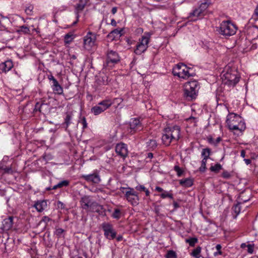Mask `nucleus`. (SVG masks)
I'll return each instance as SVG.
<instances>
[{
  "instance_id": "obj_2",
  "label": "nucleus",
  "mask_w": 258,
  "mask_h": 258,
  "mask_svg": "<svg viewBox=\"0 0 258 258\" xmlns=\"http://www.w3.org/2000/svg\"><path fill=\"white\" fill-rule=\"evenodd\" d=\"M226 123L230 130L239 131L241 133L246 128L245 123L240 116L234 113H231L227 116Z\"/></svg>"
},
{
  "instance_id": "obj_17",
  "label": "nucleus",
  "mask_w": 258,
  "mask_h": 258,
  "mask_svg": "<svg viewBox=\"0 0 258 258\" xmlns=\"http://www.w3.org/2000/svg\"><path fill=\"white\" fill-rule=\"evenodd\" d=\"M13 67V63L11 60H8L0 63V73H6Z\"/></svg>"
},
{
  "instance_id": "obj_60",
  "label": "nucleus",
  "mask_w": 258,
  "mask_h": 258,
  "mask_svg": "<svg viewBox=\"0 0 258 258\" xmlns=\"http://www.w3.org/2000/svg\"><path fill=\"white\" fill-rule=\"evenodd\" d=\"M254 14L257 16H258V5L256 6L254 11Z\"/></svg>"
},
{
  "instance_id": "obj_29",
  "label": "nucleus",
  "mask_w": 258,
  "mask_h": 258,
  "mask_svg": "<svg viewBox=\"0 0 258 258\" xmlns=\"http://www.w3.org/2000/svg\"><path fill=\"white\" fill-rule=\"evenodd\" d=\"M211 154V150L209 148L203 149L202 152V156L204 157L203 159L208 160Z\"/></svg>"
},
{
  "instance_id": "obj_18",
  "label": "nucleus",
  "mask_w": 258,
  "mask_h": 258,
  "mask_svg": "<svg viewBox=\"0 0 258 258\" xmlns=\"http://www.w3.org/2000/svg\"><path fill=\"white\" fill-rule=\"evenodd\" d=\"M130 128L135 132L141 131L142 128V125L139 119L133 118L130 121Z\"/></svg>"
},
{
  "instance_id": "obj_26",
  "label": "nucleus",
  "mask_w": 258,
  "mask_h": 258,
  "mask_svg": "<svg viewBox=\"0 0 258 258\" xmlns=\"http://www.w3.org/2000/svg\"><path fill=\"white\" fill-rule=\"evenodd\" d=\"M74 38V35L71 33H69L64 35V42L65 44H70L73 41Z\"/></svg>"
},
{
  "instance_id": "obj_36",
  "label": "nucleus",
  "mask_w": 258,
  "mask_h": 258,
  "mask_svg": "<svg viewBox=\"0 0 258 258\" xmlns=\"http://www.w3.org/2000/svg\"><path fill=\"white\" fill-rule=\"evenodd\" d=\"M160 197L162 199H165L166 198H170L171 199H173V196L172 194L169 193L168 191H163V192L160 195Z\"/></svg>"
},
{
  "instance_id": "obj_40",
  "label": "nucleus",
  "mask_w": 258,
  "mask_h": 258,
  "mask_svg": "<svg viewBox=\"0 0 258 258\" xmlns=\"http://www.w3.org/2000/svg\"><path fill=\"white\" fill-rule=\"evenodd\" d=\"M56 207L57 209H59L61 210H65L67 209L66 206L64 204L61 202L60 201H58L56 202Z\"/></svg>"
},
{
  "instance_id": "obj_34",
  "label": "nucleus",
  "mask_w": 258,
  "mask_h": 258,
  "mask_svg": "<svg viewBox=\"0 0 258 258\" xmlns=\"http://www.w3.org/2000/svg\"><path fill=\"white\" fill-rule=\"evenodd\" d=\"M85 6L82 5V4H81L80 3H78V4L76 5V7H75V12H76V13L77 14V18H78V17H79V15H78V14L82 11L83 10V9H84Z\"/></svg>"
},
{
  "instance_id": "obj_64",
  "label": "nucleus",
  "mask_w": 258,
  "mask_h": 258,
  "mask_svg": "<svg viewBox=\"0 0 258 258\" xmlns=\"http://www.w3.org/2000/svg\"><path fill=\"white\" fill-rule=\"evenodd\" d=\"M208 140L209 143H211V144H212V143H214V142H213V138H211V137L209 138H208Z\"/></svg>"
},
{
  "instance_id": "obj_14",
  "label": "nucleus",
  "mask_w": 258,
  "mask_h": 258,
  "mask_svg": "<svg viewBox=\"0 0 258 258\" xmlns=\"http://www.w3.org/2000/svg\"><path fill=\"white\" fill-rule=\"evenodd\" d=\"M107 63H116L120 61V56L118 53L113 50L108 49L106 53Z\"/></svg>"
},
{
  "instance_id": "obj_54",
  "label": "nucleus",
  "mask_w": 258,
  "mask_h": 258,
  "mask_svg": "<svg viewBox=\"0 0 258 258\" xmlns=\"http://www.w3.org/2000/svg\"><path fill=\"white\" fill-rule=\"evenodd\" d=\"M117 11V7H113L111 9V13L113 15H114L116 13Z\"/></svg>"
},
{
  "instance_id": "obj_47",
  "label": "nucleus",
  "mask_w": 258,
  "mask_h": 258,
  "mask_svg": "<svg viewBox=\"0 0 258 258\" xmlns=\"http://www.w3.org/2000/svg\"><path fill=\"white\" fill-rule=\"evenodd\" d=\"M33 9V6L30 5L26 8L25 12L27 13V14L31 15L32 14Z\"/></svg>"
},
{
  "instance_id": "obj_22",
  "label": "nucleus",
  "mask_w": 258,
  "mask_h": 258,
  "mask_svg": "<svg viewBox=\"0 0 258 258\" xmlns=\"http://www.w3.org/2000/svg\"><path fill=\"white\" fill-rule=\"evenodd\" d=\"M109 82V77L106 74H103L98 79V83L100 85H106Z\"/></svg>"
},
{
  "instance_id": "obj_42",
  "label": "nucleus",
  "mask_w": 258,
  "mask_h": 258,
  "mask_svg": "<svg viewBox=\"0 0 258 258\" xmlns=\"http://www.w3.org/2000/svg\"><path fill=\"white\" fill-rule=\"evenodd\" d=\"M70 182L68 180H62L58 183V186L59 188H61L63 186H67L69 185Z\"/></svg>"
},
{
  "instance_id": "obj_12",
  "label": "nucleus",
  "mask_w": 258,
  "mask_h": 258,
  "mask_svg": "<svg viewBox=\"0 0 258 258\" xmlns=\"http://www.w3.org/2000/svg\"><path fill=\"white\" fill-rule=\"evenodd\" d=\"M96 39V35L92 32H89L84 37V46L87 49H90L94 45Z\"/></svg>"
},
{
  "instance_id": "obj_55",
  "label": "nucleus",
  "mask_w": 258,
  "mask_h": 258,
  "mask_svg": "<svg viewBox=\"0 0 258 258\" xmlns=\"http://www.w3.org/2000/svg\"><path fill=\"white\" fill-rule=\"evenodd\" d=\"M110 24L114 26V27H115L116 26V25H117V23L115 21V20L114 19H112L111 20V23H110Z\"/></svg>"
},
{
  "instance_id": "obj_58",
  "label": "nucleus",
  "mask_w": 258,
  "mask_h": 258,
  "mask_svg": "<svg viewBox=\"0 0 258 258\" xmlns=\"http://www.w3.org/2000/svg\"><path fill=\"white\" fill-rule=\"evenodd\" d=\"M244 161H245V163H246V165L250 164L251 162V160L249 159H244Z\"/></svg>"
},
{
  "instance_id": "obj_27",
  "label": "nucleus",
  "mask_w": 258,
  "mask_h": 258,
  "mask_svg": "<svg viewBox=\"0 0 258 258\" xmlns=\"http://www.w3.org/2000/svg\"><path fill=\"white\" fill-rule=\"evenodd\" d=\"M14 217L13 216H9L3 221V226H12L14 224Z\"/></svg>"
},
{
  "instance_id": "obj_8",
  "label": "nucleus",
  "mask_w": 258,
  "mask_h": 258,
  "mask_svg": "<svg viewBox=\"0 0 258 258\" xmlns=\"http://www.w3.org/2000/svg\"><path fill=\"white\" fill-rule=\"evenodd\" d=\"M223 83L229 87H234L239 81V77L235 73L227 72L223 75Z\"/></svg>"
},
{
  "instance_id": "obj_32",
  "label": "nucleus",
  "mask_w": 258,
  "mask_h": 258,
  "mask_svg": "<svg viewBox=\"0 0 258 258\" xmlns=\"http://www.w3.org/2000/svg\"><path fill=\"white\" fill-rule=\"evenodd\" d=\"M222 169V165L219 163H217L214 166H211L210 169L211 171L215 173L218 172Z\"/></svg>"
},
{
  "instance_id": "obj_9",
  "label": "nucleus",
  "mask_w": 258,
  "mask_h": 258,
  "mask_svg": "<svg viewBox=\"0 0 258 258\" xmlns=\"http://www.w3.org/2000/svg\"><path fill=\"white\" fill-rule=\"evenodd\" d=\"M128 190L125 192L126 200L133 206H137L139 203V198L138 193L133 188L128 187Z\"/></svg>"
},
{
  "instance_id": "obj_24",
  "label": "nucleus",
  "mask_w": 258,
  "mask_h": 258,
  "mask_svg": "<svg viewBox=\"0 0 258 258\" xmlns=\"http://www.w3.org/2000/svg\"><path fill=\"white\" fill-rule=\"evenodd\" d=\"M72 119V113L71 112L67 113L66 116L64 118V122L62 123V125L65 127L67 130L69 125L71 123V120Z\"/></svg>"
},
{
  "instance_id": "obj_51",
  "label": "nucleus",
  "mask_w": 258,
  "mask_h": 258,
  "mask_svg": "<svg viewBox=\"0 0 258 258\" xmlns=\"http://www.w3.org/2000/svg\"><path fill=\"white\" fill-rule=\"evenodd\" d=\"M82 123L83 124V128L85 129L87 127V123L85 117H83L82 120Z\"/></svg>"
},
{
  "instance_id": "obj_50",
  "label": "nucleus",
  "mask_w": 258,
  "mask_h": 258,
  "mask_svg": "<svg viewBox=\"0 0 258 258\" xmlns=\"http://www.w3.org/2000/svg\"><path fill=\"white\" fill-rule=\"evenodd\" d=\"M137 190L144 191L146 188L143 185H138L136 187Z\"/></svg>"
},
{
  "instance_id": "obj_61",
  "label": "nucleus",
  "mask_w": 258,
  "mask_h": 258,
  "mask_svg": "<svg viewBox=\"0 0 258 258\" xmlns=\"http://www.w3.org/2000/svg\"><path fill=\"white\" fill-rule=\"evenodd\" d=\"M153 157V154L152 153H148L147 154V158L152 159Z\"/></svg>"
},
{
  "instance_id": "obj_23",
  "label": "nucleus",
  "mask_w": 258,
  "mask_h": 258,
  "mask_svg": "<svg viewBox=\"0 0 258 258\" xmlns=\"http://www.w3.org/2000/svg\"><path fill=\"white\" fill-rule=\"evenodd\" d=\"M122 29H115L111 31V32L108 34L107 37L110 38L111 40H113L116 36H121Z\"/></svg>"
},
{
  "instance_id": "obj_13",
  "label": "nucleus",
  "mask_w": 258,
  "mask_h": 258,
  "mask_svg": "<svg viewBox=\"0 0 258 258\" xmlns=\"http://www.w3.org/2000/svg\"><path fill=\"white\" fill-rule=\"evenodd\" d=\"M48 79L50 81L52 82L51 88L55 93L58 95L62 94L63 91V88L59 84L56 79L52 75H48Z\"/></svg>"
},
{
  "instance_id": "obj_57",
  "label": "nucleus",
  "mask_w": 258,
  "mask_h": 258,
  "mask_svg": "<svg viewBox=\"0 0 258 258\" xmlns=\"http://www.w3.org/2000/svg\"><path fill=\"white\" fill-rule=\"evenodd\" d=\"M155 190L158 192H162L164 191L163 188H162L161 187H160L159 186H156L155 188Z\"/></svg>"
},
{
  "instance_id": "obj_11",
  "label": "nucleus",
  "mask_w": 258,
  "mask_h": 258,
  "mask_svg": "<svg viewBox=\"0 0 258 258\" xmlns=\"http://www.w3.org/2000/svg\"><path fill=\"white\" fill-rule=\"evenodd\" d=\"M81 207L86 210H92L94 207H97L98 204L96 202H93L88 196L83 197L80 201Z\"/></svg>"
},
{
  "instance_id": "obj_5",
  "label": "nucleus",
  "mask_w": 258,
  "mask_h": 258,
  "mask_svg": "<svg viewBox=\"0 0 258 258\" xmlns=\"http://www.w3.org/2000/svg\"><path fill=\"white\" fill-rule=\"evenodd\" d=\"M150 39V35L148 33H145L139 39L134 50V52L137 55H141L146 51L149 46Z\"/></svg>"
},
{
  "instance_id": "obj_53",
  "label": "nucleus",
  "mask_w": 258,
  "mask_h": 258,
  "mask_svg": "<svg viewBox=\"0 0 258 258\" xmlns=\"http://www.w3.org/2000/svg\"><path fill=\"white\" fill-rule=\"evenodd\" d=\"M89 0H79V3L81 4H82L86 6Z\"/></svg>"
},
{
  "instance_id": "obj_35",
  "label": "nucleus",
  "mask_w": 258,
  "mask_h": 258,
  "mask_svg": "<svg viewBox=\"0 0 258 258\" xmlns=\"http://www.w3.org/2000/svg\"><path fill=\"white\" fill-rule=\"evenodd\" d=\"M185 242L188 243L190 246H194L195 244L198 242V239L197 238H190L186 239Z\"/></svg>"
},
{
  "instance_id": "obj_41",
  "label": "nucleus",
  "mask_w": 258,
  "mask_h": 258,
  "mask_svg": "<svg viewBox=\"0 0 258 258\" xmlns=\"http://www.w3.org/2000/svg\"><path fill=\"white\" fill-rule=\"evenodd\" d=\"M221 248H222V246H221V245L220 244H218L216 245V248L217 251L214 253V256H217V255H222V252L221 250Z\"/></svg>"
},
{
  "instance_id": "obj_25",
  "label": "nucleus",
  "mask_w": 258,
  "mask_h": 258,
  "mask_svg": "<svg viewBox=\"0 0 258 258\" xmlns=\"http://www.w3.org/2000/svg\"><path fill=\"white\" fill-rule=\"evenodd\" d=\"M211 4V1L210 0H206L204 3H202L199 7L198 8L201 10V12L204 14V12L205 11L208 9L209 6Z\"/></svg>"
},
{
  "instance_id": "obj_39",
  "label": "nucleus",
  "mask_w": 258,
  "mask_h": 258,
  "mask_svg": "<svg viewBox=\"0 0 258 258\" xmlns=\"http://www.w3.org/2000/svg\"><path fill=\"white\" fill-rule=\"evenodd\" d=\"M176 254L173 250H169L166 255V258H176Z\"/></svg>"
},
{
  "instance_id": "obj_48",
  "label": "nucleus",
  "mask_w": 258,
  "mask_h": 258,
  "mask_svg": "<svg viewBox=\"0 0 258 258\" xmlns=\"http://www.w3.org/2000/svg\"><path fill=\"white\" fill-rule=\"evenodd\" d=\"M247 252L249 253H252L253 252V245L252 244H248L247 245Z\"/></svg>"
},
{
  "instance_id": "obj_7",
  "label": "nucleus",
  "mask_w": 258,
  "mask_h": 258,
  "mask_svg": "<svg viewBox=\"0 0 258 258\" xmlns=\"http://www.w3.org/2000/svg\"><path fill=\"white\" fill-rule=\"evenodd\" d=\"M113 103L110 100H104L91 108V112L95 115H99L109 108Z\"/></svg>"
},
{
  "instance_id": "obj_3",
  "label": "nucleus",
  "mask_w": 258,
  "mask_h": 258,
  "mask_svg": "<svg viewBox=\"0 0 258 258\" xmlns=\"http://www.w3.org/2000/svg\"><path fill=\"white\" fill-rule=\"evenodd\" d=\"M199 88V84L196 80L186 82L184 85V97L188 100L196 99Z\"/></svg>"
},
{
  "instance_id": "obj_20",
  "label": "nucleus",
  "mask_w": 258,
  "mask_h": 258,
  "mask_svg": "<svg viewBox=\"0 0 258 258\" xmlns=\"http://www.w3.org/2000/svg\"><path fill=\"white\" fill-rule=\"evenodd\" d=\"M34 207L38 212H42L47 207V202L45 200L37 201L34 204Z\"/></svg>"
},
{
  "instance_id": "obj_6",
  "label": "nucleus",
  "mask_w": 258,
  "mask_h": 258,
  "mask_svg": "<svg viewBox=\"0 0 258 258\" xmlns=\"http://www.w3.org/2000/svg\"><path fill=\"white\" fill-rule=\"evenodd\" d=\"M190 68L183 63L177 64L173 68L172 73L174 76H177L179 78L185 79L192 76L189 73Z\"/></svg>"
},
{
  "instance_id": "obj_46",
  "label": "nucleus",
  "mask_w": 258,
  "mask_h": 258,
  "mask_svg": "<svg viewBox=\"0 0 258 258\" xmlns=\"http://www.w3.org/2000/svg\"><path fill=\"white\" fill-rule=\"evenodd\" d=\"M222 176L224 178L229 179L231 176V174L227 171H224L222 173Z\"/></svg>"
},
{
  "instance_id": "obj_59",
  "label": "nucleus",
  "mask_w": 258,
  "mask_h": 258,
  "mask_svg": "<svg viewBox=\"0 0 258 258\" xmlns=\"http://www.w3.org/2000/svg\"><path fill=\"white\" fill-rule=\"evenodd\" d=\"M240 156L242 158H244L245 156V151L244 150H242L240 152Z\"/></svg>"
},
{
  "instance_id": "obj_43",
  "label": "nucleus",
  "mask_w": 258,
  "mask_h": 258,
  "mask_svg": "<svg viewBox=\"0 0 258 258\" xmlns=\"http://www.w3.org/2000/svg\"><path fill=\"white\" fill-rule=\"evenodd\" d=\"M51 220L48 217L45 216L43 217V219L40 222V224H42L43 222H44L46 225L48 224V222H50L49 223L50 225H51Z\"/></svg>"
},
{
  "instance_id": "obj_44",
  "label": "nucleus",
  "mask_w": 258,
  "mask_h": 258,
  "mask_svg": "<svg viewBox=\"0 0 258 258\" xmlns=\"http://www.w3.org/2000/svg\"><path fill=\"white\" fill-rule=\"evenodd\" d=\"M44 105H46V104L44 103H40L39 102H37L35 104L34 110L36 111H39V112H41V107Z\"/></svg>"
},
{
  "instance_id": "obj_63",
  "label": "nucleus",
  "mask_w": 258,
  "mask_h": 258,
  "mask_svg": "<svg viewBox=\"0 0 258 258\" xmlns=\"http://www.w3.org/2000/svg\"><path fill=\"white\" fill-rule=\"evenodd\" d=\"M116 239L118 241H120L122 239V236L121 235H119L117 237Z\"/></svg>"
},
{
  "instance_id": "obj_10",
  "label": "nucleus",
  "mask_w": 258,
  "mask_h": 258,
  "mask_svg": "<svg viewBox=\"0 0 258 258\" xmlns=\"http://www.w3.org/2000/svg\"><path fill=\"white\" fill-rule=\"evenodd\" d=\"M88 182L94 184H98L101 181V177L99 174V171L95 170L92 173L89 174H83L80 177Z\"/></svg>"
},
{
  "instance_id": "obj_4",
  "label": "nucleus",
  "mask_w": 258,
  "mask_h": 258,
  "mask_svg": "<svg viewBox=\"0 0 258 258\" xmlns=\"http://www.w3.org/2000/svg\"><path fill=\"white\" fill-rule=\"evenodd\" d=\"M237 31V27L229 21H224L220 24L218 31L219 33L226 37L234 35Z\"/></svg>"
},
{
  "instance_id": "obj_62",
  "label": "nucleus",
  "mask_w": 258,
  "mask_h": 258,
  "mask_svg": "<svg viewBox=\"0 0 258 258\" xmlns=\"http://www.w3.org/2000/svg\"><path fill=\"white\" fill-rule=\"evenodd\" d=\"M144 192H145V194H146V196L147 197L149 196V195H150V191H149V190L148 189H147V188H146V189L145 190Z\"/></svg>"
},
{
  "instance_id": "obj_15",
  "label": "nucleus",
  "mask_w": 258,
  "mask_h": 258,
  "mask_svg": "<svg viewBox=\"0 0 258 258\" xmlns=\"http://www.w3.org/2000/svg\"><path fill=\"white\" fill-rule=\"evenodd\" d=\"M115 152L118 156L125 158L128 154L127 145L123 143L117 144L115 147Z\"/></svg>"
},
{
  "instance_id": "obj_28",
  "label": "nucleus",
  "mask_w": 258,
  "mask_h": 258,
  "mask_svg": "<svg viewBox=\"0 0 258 258\" xmlns=\"http://www.w3.org/2000/svg\"><path fill=\"white\" fill-rule=\"evenodd\" d=\"M201 249L202 248L200 246H198L192 250L191 255L196 258H200L201 256L200 253L201 252Z\"/></svg>"
},
{
  "instance_id": "obj_52",
  "label": "nucleus",
  "mask_w": 258,
  "mask_h": 258,
  "mask_svg": "<svg viewBox=\"0 0 258 258\" xmlns=\"http://www.w3.org/2000/svg\"><path fill=\"white\" fill-rule=\"evenodd\" d=\"M249 33L250 32H258V27H253L252 28H250L249 29Z\"/></svg>"
},
{
  "instance_id": "obj_49",
  "label": "nucleus",
  "mask_w": 258,
  "mask_h": 258,
  "mask_svg": "<svg viewBox=\"0 0 258 258\" xmlns=\"http://www.w3.org/2000/svg\"><path fill=\"white\" fill-rule=\"evenodd\" d=\"M64 230L62 228H58L56 230L55 233L58 236H60Z\"/></svg>"
},
{
  "instance_id": "obj_16",
  "label": "nucleus",
  "mask_w": 258,
  "mask_h": 258,
  "mask_svg": "<svg viewBox=\"0 0 258 258\" xmlns=\"http://www.w3.org/2000/svg\"><path fill=\"white\" fill-rule=\"evenodd\" d=\"M200 11L201 10L198 8L195 9L192 12L189 14L187 18L189 21H196L199 19H201L204 16V14H203Z\"/></svg>"
},
{
  "instance_id": "obj_31",
  "label": "nucleus",
  "mask_w": 258,
  "mask_h": 258,
  "mask_svg": "<svg viewBox=\"0 0 258 258\" xmlns=\"http://www.w3.org/2000/svg\"><path fill=\"white\" fill-rule=\"evenodd\" d=\"M241 203L238 202L237 204L235 205L233 208L232 210L235 213V218H236L237 216L240 213L241 211V208L240 206Z\"/></svg>"
},
{
  "instance_id": "obj_1",
  "label": "nucleus",
  "mask_w": 258,
  "mask_h": 258,
  "mask_svg": "<svg viewBox=\"0 0 258 258\" xmlns=\"http://www.w3.org/2000/svg\"><path fill=\"white\" fill-rule=\"evenodd\" d=\"M180 126L176 125L165 127L162 137L163 144L168 146L171 142L178 141L180 138Z\"/></svg>"
},
{
  "instance_id": "obj_33",
  "label": "nucleus",
  "mask_w": 258,
  "mask_h": 258,
  "mask_svg": "<svg viewBox=\"0 0 258 258\" xmlns=\"http://www.w3.org/2000/svg\"><path fill=\"white\" fill-rule=\"evenodd\" d=\"M147 144L148 147L152 149H155L157 146V142L155 140H150Z\"/></svg>"
},
{
  "instance_id": "obj_37",
  "label": "nucleus",
  "mask_w": 258,
  "mask_h": 258,
  "mask_svg": "<svg viewBox=\"0 0 258 258\" xmlns=\"http://www.w3.org/2000/svg\"><path fill=\"white\" fill-rule=\"evenodd\" d=\"M207 160L203 159L201 162V166L199 168V171L201 172H204L206 169V163Z\"/></svg>"
},
{
  "instance_id": "obj_38",
  "label": "nucleus",
  "mask_w": 258,
  "mask_h": 258,
  "mask_svg": "<svg viewBox=\"0 0 258 258\" xmlns=\"http://www.w3.org/2000/svg\"><path fill=\"white\" fill-rule=\"evenodd\" d=\"M112 216L114 218L118 219L121 216V212L120 210L118 209H114L113 213L112 214Z\"/></svg>"
},
{
  "instance_id": "obj_19",
  "label": "nucleus",
  "mask_w": 258,
  "mask_h": 258,
  "mask_svg": "<svg viewBox=\"0 0 258 258\" xmlns=\"http://www.w3.org/2000/svg\"><path fill=\"white\" fill-rule=\"evenodd\" d=\"M104 235L109 239H113L116 236V232L111 227H103Z\"/></svg>"
},
{
  "instance_id": "obj_30",
  "label": "nucleus",
  "mask_w": 258,
  "mask_h": 258,
  "mask_svg": "<svg viewBox=\"0 0 258 258\" xmlns=\"http://www.w3.org/2000/svg\"><path fill=\"white\" fill-rule=\"evenodd\" d=\"M18 31V32L23 33L25 34H28L30 33V29L25 25L20 26Z\"/></svg>"
},
{
  "instance_id": "obj_21",
  "label": "nucleus",
  "mask_w": 258,
  "mask_h": 258,
  "mask_svg": "<svg viewBox=\"0 0 258 258\" xmlns=\"http://www.w3.org/2000/svg\"><path fill=\"white\" fill-rule=\"evenodd\" d=\"M179 184L184 187H189L193 185V180L190 178L182 179L179 180Z\"/></svg>"
},
{
  "instance_id": "obj_45",
  "label": "nucleus",
  "mask_w": 258,
  "mask_h": 258,
  "mask_svg": "<svg viewBox=\"0 0 258 258\" xmlns=\"http://www.w3.org/2000/svg\"><path fill=\"white\" fill-rule=\"evenodd\" d=\"M174 170L177 173V175L178 176H180L182 173H183V171L182 170V169L180 168L179 166H177V165H176L174 167Z\"/></svg>"
},
{
  "instance_id": "obj_56",
  "label": "nucleus",
  "mask_w": 258,
  "mask_h": 258,
  "mask_svg": "<svg viewBox=\"0 0 258 258\" xmlns=\"http://www.w3.org/2000/svg\"><path fill=\"white\" fill-rule=\"evenodd\" d=\"M173 205L175 209H176L179 207V204L175 201L173 202Z\"/></svg>"
}]
</instances>
